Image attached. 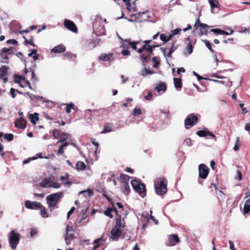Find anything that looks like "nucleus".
I'll use <instances>...</instances> for the list:
<instances>
[{"instance_id": "nucleus-1", "label": "nucleus", "mask_w": 250, "mask_h": 250, "mask_svg": "<svg viewBox=\"0 0 250 250\" xmlns=\"http://www.w3.org/2000/svg\"><path fill=\"white\" fill-rule=\"evenodd\" d=\"M152 40H145L143 42L144 43V48L147 49V54L146 53L141 55L140 57L143 63H146L150 60V57L153 55V50L156 47L160 46L159 44L150 45Z\"/></svg>"}, {"instance_id": "nucleus-2", "label": "nucleus", "mask_w": 250, "mask_h": 250, "mask_svg": "<svg viewBox=\"0 0 250 250\" xmlns=\"http://www.w3.org/2000/svg\"><path fill=\"white\" fill-rule=\"evenodd\" d=\"M167 179L165 178H160V181L155 185L156 193L159 195H163L167 192Z\"/></svg>"}, {"instance_id": "nucleus-3", "label": "nucleus", "mask_w": 250, "mask_h": 250, "mask_svg": "<svg viewBox=\"0 0 250 250\" xmlns=\"http://www.w3.org/2000/svg\"><path fill=\"white\" fill-rule=\"evenodd\" d=\"M92 24L93 29L97 34L102 35L104 33V24H103V19L101 17H96Z\"/></svg>"}, {"instance_id": "nucleus-4", "label": "nucleus", "mask_w": 250, "mask_h": 250, "mask_svg": "<svg viewBox=\"0 0 250 250\" xmlns=\"http://www.w3.org/2000/svg\"><path fill=\"white\" fill-rule=\"evenodd\" d=\"M131 184L133 189L141 197H144L146 196V189L144 184L141 183L135 180H132Z\"/></svg>"}, {"instance_id": "nucleus-5", "label": "nucleus", "mask_w": 250, "mask_h": 250, "mask_svg": "<svg viewBox=\"0 0 250 250\" xmlns=\"http://www.w3.org/2000/svg\"><path fill=\"white\" fill-rule=\"evenodd\" d=\"M62 194L61 192H57L46 197V202L48 207L51 208L50 211H52L53 208L57 206Z\"/></svg>"}, {"instance_id": "nucleus-6", "label": "nucleus", "mask_w": 250, "mask_h": 250, "mask_svg": "<svg viewBox=\"0 0 250 250\" xmlns=\"http://www.w3.org/2000/svg\"><path fill=\"white\" fill-rule=\"evenodd\" d=\"M20 240V234L14 230L10 232L9 237V243L12 249L15 250Z\"/></svg>"}, {"instance_id": "nucleus-7", "label": "nucleus", "mask_w": 250, "mask_h": 250, "mask_svg": "<svg viewBox=\"0 0 250 250\" xmlns=\"http://www.w3.org/2000/svg\"><path fill=\"white\" fill-rule=\"evenodd\" d=\"M52 135L55 139H60L57 142V144L66 142L69 136L68 134L63 132L58 129L53 130Z\"/></svg>"}, {"instance_id": "nucleus-8", "label": "nucleus", "mask_w": 250, "mask_h": 250, "mask_svg": "<svg viewBox=\"0 0 250 250\" xmlns=\"http://www.w3.org/2000/svg\"><path fill=\"white\" fill-rule=\"evenodd\" d=\"M199 119L197 116L191 113L189 114L185 120L184 124L186 129H189L195 125L198 122Z\"/></svg>"}, {"instance_id": "nucleus-9", "label": "nucleus", "mask_w": 250, "mask_h": 250, "mask_svg": "<svg viewBox=\"0 0 250 250\" xmlns=\"http://www.w3.org/2000/svg\"><path fill=\"white\" fill-rule=\"evenodd\" d=\"M196 134L200 137H205L206 139H212L214 141L217 140L216 136L210 132L208 128H205L196 132Z\"/></svg>"}, {"instance_id": "nucleus-10", "label": "nucleus", "mask_w": 250, "mask_h": 250, "mask_svg": "<svg viewBox=\"0 0 250 250\" xmlns=\"http://www.w3.org/2000/svg\"><path fill=\"white\" fill-rule=\"evenodd\" d=\"M199 177L202 179H205L208 176L209 169L205 164H200L198 167Z\"/></svg>"}, {"instance_id": "nucleus-11", "label": "nucleus", "mask_w": 250, "mask_h": 250, "mask_svg": "<svg viewBox=\"0 0 250 250\" xmlns=\"http://www.w3.org/2000/svg\"><path fill=\"white\" fill-rule=\"evenodd\" d=\"M180 241L177 234H170L168 236L167 246H174Z\"/></svg>"}, {"instance_id": "nucleus-12", "label": "nucleus", "mask_w": 250, "mask_h": 250, "mask_svg": "<svg viewBox=\"0 0 250 250\" xmlns=\"http://www.w3.org/2000/svg\"><path fill=\"white\" fill-rule=\"evenodd\" d=\"M41 203L36 201H26L25 202V207L30 209H39L40 208H41Z\"/></svg>"}, {"instance_id": "nucleus-13", "label": "nucleus", "mask_w": 250, "mask_h": 250, "mask_svg": "<svg viewBox=\"0 0 250 250\" xmlns=\"http://www.w3.org/2000/svg\"><path fill=\"white\" fill-rule=\"evenodd\" d=\"M64 26L68 30L74 33H77L78 29L75 23L69 20H65L64 21Z\"/></svg>"}, {"instance_id": "nucleus-14", "label": "nucleus", "mask_w": 250, "mask_h": 250, "mask_svg": "<svg viewBox=\"0 0 250 250\" xmlns=\"http://www.w3.org/2000/svg\"><path fill=\"white\" fill-rule=\"evenodd\" d=\"M9 70V67L6 65H3L1 67H0V78L3 81L4 83H6L8 81L7 75H8V70Z\"/></svg>"}, {"instance_id": "nucleus-15", "label": "nucleus", "mask_w": 250, "mask_h": 250, "mask_svg": "<svg viewBox=\"0 0 250 250\" xmlns=\"http://www.w3.org/2000/svg\"><path fill=\"white\" fill-rule=\"evenodd\" d=\"M71 231V230L69 229V226L67 225L66 228V233L65 236V241L67 245H69L71 243V240L75 238V235L73 232L69 233V232Z\"/></svg>"}, {"instance_id": "nucleus-16", "label": "nucleus", "mask_w": 250, "mask_h": 250, "mask_svg": "<svg viewBox=\"0 0 250 250\" xmlns=\"http://www.w3.org/2000/svg\"><path fill=\"white\" fill-rule=\"evenodd\" d=\"M195 23L198 24V25L200 27L201 35L207 34L208 30L210 27V26L205 23H201L200 22L199 17L197 19Z\"/></svg>"}, {"instance_id": "nucleus-17", "label": "nucleus", "mask_w": 250, "mask_h": 250, "mask_svg": "<svg viewBox=\"0 0 250 250\" xmlns=\"http://www.w3.org/2000/svg\"><path fill=\"white\" fill-rule=\"evenodd\" d=\"M15 126L18 128L21 129H25L26 126V120L22 118L17 119L15 122Z\"/></svg>"}, {"instance_id": "nucleus-18", "label": "nucleus", "mask_w": 250, "mask_h": 250, "mask_svg": "<svg viewBox=\"0 0 250 250\" xmlns=\"http://www.w3.org/2000/svg\"><path fill=\"white\" fill-rule=\"evenodd\" d=\"M113 54L112 53L108 54H102L99 57V60L102 61H112L114 60Z\"/></svg>"}, {"instance_id": "nucleus-19", "label": "nucleus", "mask_w": 250, "mask_h": 250, "mask_svg": "<svg viewBox=\"0 0 250 250\" xmlns=\"http://www.w3.org/2000/svg\"><path fill=\"white\" fill-rule=\"evenodd\" d=\"M110 233L112 235V238L113 239H118L121 235L122 231L120 228L114 227L111 229Z\"/></svg>"}, {"instance_id": "nucleus-20", "label": "nucleus", "mask_w": 250, "mask_h": 250, "mask_svg": "<svg viewBox=\"0 0 250 250\" xmlns=\"http://www.w3.org/2000/svg\"><path fill=\"white\" fill-rule=\"evenodd\" d=\"M123 43L121 45V47L123 48V50L121 51V54L123 56H129L130 54V51L128 50L129 46L128 43L125 42H123Z\"/></svg>"}, {"instance_id": "nucleus-21", "label": "nucleus", "mask_w": 250, "mask_h": 250, "mask_svg": "<svg viewBox=\"0 0 250 250\" xmlns=\"http://www.w3.org/2000/svg\"><path fill=\"white\" fill-rule=\"evenodd\" d=\"M167 85L165 83L160 82L154 87V90L158 92L162 91L165 92L167 90Z\"/></svg>"}, {"instance_id": "nucleus-22", "label": "nucleus", "mask_w": 250, "mask_h": 250, "mask_svg": "<svg viewBox=\"0 0 250 250\" xmlns=\"http://www.w3.org/2000/svg\"><path fill=\"white\" fill-rule=\"evenodd\" d=\"M119 38L122 41V42L128 43L132 49L136 50L137 49V45L139 43V41L131 42V39H130L124 40L121 37H120Z\"/></svg>"}, {"instance_id": "nucleus-23", "label": "nucleus", "mask_w": 250, "mask_h": 250, "mask_svg": "<svg viewBox=\"0 0 250 250\" xmlns=\"http://www.w3.org/2000/svg\"><path fill=\"white\" fill-rule=\"evenodd\" d=\"M65 51V47L62 44H60L56 46H55L51 50V52H54L55 53H61L64 52Z\"/></svg>"}, {"instance_id": "nucleus-24", "label": "nucleus", "mask_w": 250, "mask_h": 250, "mask_svg": "<svg viewBox=\"0 0 250 250\" xmlns=\"http://www.w3.org/2000/svg\"><path fill=\"white\" fill-rule=\"evenodd\" d=\"M69 175L68 173H65L64 176H61L60 177V180L62 182L64 185L70 186L72 185V182L68 181Z\"/></svg>"}, {"instance_id": "nucleus-25", "label": "nucleus", "mask_w": 250, "mask_h": 250, "mask_svg": "<svg viewBox=\"0 0 250 250\" xmlns=\"http://www.w3.org/2000/svg\"><path fill=\"white\" fill-rule=\"evenodd\" d=\"M130 179V176L125 174H121L120 177L119 178V181L120 183L124 184L128 183V182Z\"/></svg>"}, {"instance_id": "nucleus-26", "label": "nucleus", "mask_w": 250, "mask_h": 250, "mask_svg": "<svg viewBox=\"0 0 250 250\" xmlns=\"http://www.w3.org/2000/svg\"><path fill=\"white\" fill-rule=\"evenodd\" d=\"M86 165L83 162L78 161L76 165V168L78 171L84 170L86 168Z\"/></svg>"}, {"instance_id": "nucleus-27", "label": "nucleus", "mask_w": 250, "mask_h": 250, "mask_svg": "<svg viewBox=\"0 0 250 250\" xmlns=\"http://www.w3.org/2000/svg\"><path fill=\"white\" fill-rule=\"evenodd\" d=\"M122 216H117L115 222H116V225L115 227L120 228H125V223H122Z\"/></svg>"}, {"instance_id": "nucleus-28", "label": "nucleus", "mask_w": 250, "mask_h": 250, "mask_svg": "<svg viewBox=\"0 0 250 250\" xmlns=\"http://www.w3.org/2000/svg\"><path fill=\"white\" fill-rule=\"evenodd\" d=\"M250 212V198L247 200L245 203L243 213L244 214H248Z\"/></svg>"}, {"instance_id": "nucleus-29", "label": "nucleus", "mask_w": 250, "mask_h": 250, "mask_svg": "<svg viewBox=\"0 0 250 250\" xmlns=\"http://www.w3.org/2000/svg\"><path fill=\"white\" fill-rule=\"evenodd\" d=\"M113 125L110 123H106L104 127V130L101 132L102 134L107 133L111 131L113 129Z\"/></svg>"}, {"instance_id": "nucleus-30", "label": "nucleus", "mask_w": 250, "mask_h": 250, "mask_svg": "<svg viewBox=\"0 0 250 250\" xmlns=\"http://www.w3.org/2000/svg\"><path fill=\"white\" fill-rule=\"evenodd\" d=\"M174 86L176 89H181L182 87V80L180 78L173 79Z\"/></svg>"}, {"instance_id": "nucleus-31", "label": "nucleus", "mask_w": 250, "mask_h": 250, "mask_svg": "<svg viewBox=\"0 0 250 250\" xmlns=\"http://www.w3.org/2000/svg\"><path fill=\"white\" fill-rule=\"evenodd\" d=\"M103 240V237H101L100 238L95 240L93 241V244H94V246L92 248V250H96L100 246L101 241H102Z\"/></svg>"}, {"instance_id": "nucleus-32", "label": "nucleus", "mask_w": 250, "mask_h": 250, "mask_svg": "<svg viewBox=\"0 0 250 250\" xmlns=\"http://www.w3.org/2000/svg\"><path fill=\"white\" fill-rule=\"evenodd\" d=\"M30 71L31 72V79L32 80L36 81L38 80V78L36 76V74L35 73V71L34 70H33L32 68H30L28 69H27L26 68H25L24 72L25 73H27L28 72Z\"/></svg>"}, {"instance_id": "nucleus-33", "label": "nucleus", "mask_w": 250, "mask_h": 250, "mask_svg": "<svg viewBox=\"0 0 250 250\" xmlns=\"http://www.w3.org/2000/svg\"><path fill=\"white\" fill-rule=\"evenodd\" d=\"M85 45L87 48H89L90 49H91L95 46H96L97 43L96 41L92 40H90L86 42Z\"/></svg>"}, {"instance_id": "nucleus-34", "label": "nucleus", "mask_w": 250, "mask_h": 250, "mask_svg": "<svg viewBox=\"0 0 250 250\" xmlns=\"http://www.w3.org/2000/svg\"><path fill=\"white\" fill-rule=\"evenodd\" d=\"M39 114L38 113H34V114L30 115V119L31 122L35 125L36 123V122L39 120V118L38 116Z\"/></svg>"}, {"instance_id": "nucleus-35", "label": "nucleus", "mask_w": 250, "mask_h": 250, "mask_svg": "<svg viewBox=\"0 0 250 250\" xmlns=\"http://www.w3.org/2000/svg\"><path fill=\"white\" fill-rule=\"evenodd\" d=\"M40 214L41 216L43 218H47L49 217V215L47 212V210L46 208L43 206L41 205V208H40Z\"/></svg>"}, {"instance_id": "nucleus-36", "label": "nucleus", "mask_w": 250, "mask_h": 250, "mask_svg": "<svg viewBox=\"0 0 250 250\" xmlns=\"http://www.w3.org/2000/svg\"><path fill=\"white\" fill-rule=\"evenodd\" d=\"M62 144L60 146L58 149V153L59 154H63L64 153V148L66 147L69 144L66 142L62 143Z\"/></svg>"}, {"instance_id": "nucleus-37", "label": "nucleus", "mask_w": 250, "mask_h": 250, "mask_svg": "<svg viewBox=\"0 0 250 250\" xmlns=\"http://www.w3.org/2000/svg\"><path fill=\"white\" fill-rule=\"evenodd\" d=\"M209 2L211 8V12H213V9L214 8H218L219 2L218 0H209Z\"/></svg>"}, {"instance_id": "nucleus-38", "label": "nucleus", "mask_w": 250, "mask_h": 250, "mask_svg": "<svg viewBox=\"0 0 250 250\" xmlns=\"http://www.w3.org/2000/svg\"><path fill=\"white\" fill-rule=\"evenodd\" d=\"M14 78V82L18 84H19L21 81L25 80V78L24 76H21L19 75H15Z\"/></svg>"}, {"instance_id": "nucleus-39", "label": "nucleus", "mask_w": 250, "mask_h": 250, "mask_svg": "<svg viewBox=\"0 0 250 250\" xmlns=\"http://www.w3.org/2000/svg\"><path fill=\"white\" fill-rule=\"evenodd\" d=\"M193 48V46L192 45L191 42H189L185 48V51L187 53V55H189L192 52Z\"/></svg>"}, {"instance_id": "nucleus-40", "label": "nucleus", "mask_w": 250, "mask_h": 250, "mask_svg": "<svg viewBox=\"0 0 250 250\" xmlns=\"http://www.w3.org/2000/svg\"><path fill=\"white\" fill-rule=\"evenodd\" d=\"M61 187V184L58 183H56L53 182L52 181L49 180L48 188H59Z\"/></svg>"}, {"instance_id": "nucleus-41", "label": "nucleus", "mask_w": 250, "mask_h": 250, "mask_svg": "<svg viewBox=\"0 0 250 250\" xmlns=\"http://www.w3.org/2000/svg\"><path fill=\"white\" fill-rule=\"evenodd\" d=\"M65 111L67 113H70L72 109H74L75 104L73 103L66 104Z\"/></svg>"}, {"instance_id": "nucleus-42", "label": "nucleus", "mask_w": 250, "mask_h": 250, "mask_svg": "<svg viewBox=\"0 0 250 250\" xmlns=\"http://www.w3.org/2000/svg\"><path fill=\"white\" fill-rule=\"evenodd\" d=\"M154 73V72L152 70H150L148 69L145 68L142 71V75L144 77H146L147 75H151Z\"/></svg>"}, {"instance_id": "nucleus-43", "label": "nucleus", "mask_w": 250, "mask_h": 250, "mask_svg": "<svg viewBox=\"0 0 250 250\" xmlns=\"http://www.w3.org/2000/svg\"><path fill=\"white\" fill-rule=\"evenodd\" d=\"M240 146H241V144L240 142V138L239 137H237L236 139V141H235V145L233 147V149L235 151L238 150Z\"/></svg>"}, {"instance_id": "nucleus-44", "label": "nucleus", "mask_w": 250, "mask_h": 250, "mask_svg": "<svg viewBox=\"0 0 250 250\" xmlns=\"http://www.w3.org/2000/svg\"><path fill=\"white\" fill-rule=\"evenodd\" d=\"M49 180L45 178L42 180L40 183V185L42 188L48 187Z\"/></svg>"}, {"instance_id": "nucleus-45", "label": "nucleus", "mask_w": 250, "mask_h": 250, "mask_svg": "<svg viewBox=\"0 0 250 250\" xmlns=\"http://www.w3.org/2000/svg\"><path fill=\"white\" fill-rule=\"evenodd\" d=\"M112 212V209L111 208H108L106 210L104 211V214L105 215L109 217L110 218H112L113 216L112 215L111 212Z\"/></svg>"}, {"instance_id": "nucleus-46", "label": "nucleus", "mask_w": 250, "mask_h": 250, "mask_svg": "<svg viewBox=\"0 0 250 250\" xmlns=\"http://www.w3.org/2000/svg\"><path fill=\"white\" fill-rule=\"evenodd\" d=\"M124 190L125 194H128L130 192L129 183L124 184Z\"/></svg>"}, {"instance_id": "nucleus-47", "label": "nucleus", "mask_w": 250, "mask_h": 250, "mask_svg": "<svg viewBox=\"0 0 250 250\" xmlns=\"http://www.w3.org/2000/svg\"><path fill=\"white\" fill-rule=\"evenodd\" d=\"M204 42L206 44L207 48L210 50L212 52H214V50L212 48V44L208 40H205L204 41Z\"/></svg>"}, {"instance_id": "nucleus-48", "label": "nucleus", "mask_w": 250, "mask_h": 250, "mask_svg": "<svg viewBox=\"0 0 250 250\" xmlns=\"http://www.w3.org/2000/svg\"><path fill=\"white\" fill-rule=\"evenodd\" d=\"M152 62L154 63L153 67H157L158 65L160 64V62L159 61L158 58L156 57H154L152 58Z\"/></svg>"}, {"instance_id": "nucleus-49", "label": "nucleus", "mask_w": 250, "mask_h": 250, "mask_svg": "<svg viewBox=\"0 0 250 250\" xmlns=\"http://www.w3.org/2000/svg\"><path fill=\"white\" fill-rule=\"evenodd\" d=\"M108 200L113 205V207L111 208L112 209V211H114L115 213L116 216L121 215V214H119V211L117 210V208L114 206L113 203L109 198H108Z\"/></svg>"}, {"instance_id": "nucleus-50", "label": "nucleus", "mask_w": 250, "mask_h": 250, "mask_svg": "<svg viewBox=\"0 0 250 250\" xmlns=\"http://www.w3.org/2000/svg\"><path fill=\"white\" fill-rule=\"evenodd\" d=\"M4 138L8 140V141H11L14 139V136L12 134H5L4 136Z\"/></svg>"}, {"instance_id": "nucleus-51", "label": "nucleus", "mask_w": 250, "mask_h": 250, "mask_svg": "<svg viewBox=\"0 0 250 250\" xmlns=\"http://www.w3.org/2000/svg\"><path fill=\"white\" fill-rule=\"evenodd\" d=\"M142 111L140 108H134L132 111V115L134 116L140 115Z\"/></svg>"}, {"instance_id": "nucleus-52", "label": "nucleus", "mask_w": 250, "mask_h": 250, "mask_svg": "<svg viewBox=\"0 0 250 250\" xmlns=\"http://www.w3.org/2000/svg\"><path fill=\"white\" fill-rule=\"evenodd\" d=\"M137 52L140 54V56L143 54L146 53L147 54V49L144 48V45L141 48H139L137 50Z\"/></svg>"}, {"instance_id": "nucleus-53", "label": "nucleus", "mask_w": 250, "mask_h": 250, "mask_svg": "<svg viewBox=\"0 0 250 250\" xmlns=\"http://www.w3.org/2000/svg\"><path fill=\"white\" fill-rule=\"evenodd\" d=\"M184 143L186 146H191L192 145V141L190 138H187L185 140Z\"/></svg>"}, {"instance_id": "nucleus-54", "label": "nucleus", "mask_w": 250, "mask_h": 250, "mask_svg": "<svg viewBox=\"0 0 250 250\" xmlns=\"http://www.w3.org/2000/svg\"><path fill=\"white\" fill-rule=\"evenodd\" d=\"M160 38L161 40L163 42V43H165L167 42V36L165 34H161L160 36Z\"/></svg>"}, {"instance_id": "nucleus-55", "label": "nucleus", "mask_w": 250, "mask_h": 250, "mask_svg": "<svg viewBox=\"0 0 250 250\" xmlns=\"http://www.w3.org/2000/svg\"><path fill=\"white\" fill-rule=\"evenodd\" d=\"M176 49H177V47L174 46V44L173 43V44L172 45V46H171V48H170V50H169V53H168V55H167V56H168V57H170L171 56V54H172L173 52H174V51Z\"/></svg>"}, {"instance_id": "nucleus-56", "label": "nucleus", "mask_w": 250, "mask_h": 250, "mask_svg": "<svg viewBox=\"0 0 250 250\" xmlns=\"http://www.w3.org/2000/svg\"><path fill=\"white\" fill-rule=\"evenodd\" d=\"M92 143L96 146V149L94 151V153L95 154H96V153L97 152L98 149L99 143L98 142H96L95 139H92Z\"/></svg>"}, {"instance_id": "nucleus-57", "label": "nucleus", "mask_w": 250, "mask_h": 250, "mask_svg": "<svg viewBox=\"0 0 250 250\" xmlns=\"http://www.w3.org/2000/svg\"><path fill=\"white\" fill-rule=\"evenodd\" d=\"M37 157H30L27 159H25V160L23 161V164H27L30 161H32V160H36L37 159Z\"/></svg>"}, {"instance_id": "nucleus-58", "label": "nucleus", "mask_w": 250, "mask_h": 250, "mask_svg": "<svg viewBox=\"0 0 250 250\" xmlns=\"http://www.w3.org/2000/svg\"><path fill=\"white\" fill-rule=\"evenodd\" d=\"M210 32H213L217 35H221V30L220 29H212L210 30Z\"/></svg>"}, {"instance_id": "nucleus-59", "label": "nucleus", "mask_w": 250, "mask_h": 250, "mask_svg": "<svg viewBox=\"0 0 250 250\" xmlns=\"http://www.w3.org/2000/svg\"><path fill=\"white\" fill-rule=\"evenodd\" d=\"M236 176L237 177L236 178L238 179L239 181L242 180V175L241 172L240 170H237L236 171Z\"/></svg>"}, {"instance_id": "nucleus-60", "label": "nucleus", "mask_w": 250, "mask_h": 250, "mask_svg": "<svg viewBox=\"0 0 250 250\" xmlns=\"http://www.w3.org/2000/svg\"><path fill=\"white\" fill-rule=\"evenodd\" d=\"M75 209V207H72L71 208V209H70V210L67 212V218L68 219L69 218L70 215L72 213H73V212H74Z\"/></svg>"}, {"instance_id": "nucleus-61", "label": "nucleus", "mask_w": 250, "mask_h": 250, "mask_svg": "<svg viewBox=\"0 0 250 250\" xmlns=\"http://www.w3.org/2000/svg\"><path fill=\"white\" fill-rule=\"evenodd\" d=\"M153 97V95L152 94L150 91H149L147 95L145 97V99L146 100H151Z\"/></svg>"}, {"instance_id": "nucleus-62", "label": "nucleus", "mask_w": 250, "mask_h": 250, "mask_svg": "<svg viewBox=\"0 0 250 250\" xmlns=\"http://www.w3.org/2000/svg\"><path fill=\"white\" fill-rule=\"evenodd\" d=\"M11 48H3L1 50V55H3V53H8L11 51Z\"/></svg>"}, {"instance_id": "nucleus-63", "label": "nucleus", "mask_w": 250, "mask_h": 250, "mask_svg": "<svg viewBox=\"0 0 250 250\" xmlns=\"http://www.w3.org/2000/svg\"><path fill=\"white\" fill-rule=\"evenodd\" d=\"M15 91L16 90L14 88H11L10 93L12 98H15L16 97Z\"/></svg>"}, {"instance_id": "nucleus-64", "label": "nucleus", "mask_w": 250, "mask_h": 250, "mask_svg": "<svg viewBox=\"0 0 250 250\" xmlns=\"http://www.w3.org/2000/svg\"><path fill=\"white\" fill-rule=\"evenodd\" d=\"M6 43L7 44L12 43L14 44H17L18 43V42L16 40L14 39H10L6 41Z\"/></svg>"}]
</instances>
